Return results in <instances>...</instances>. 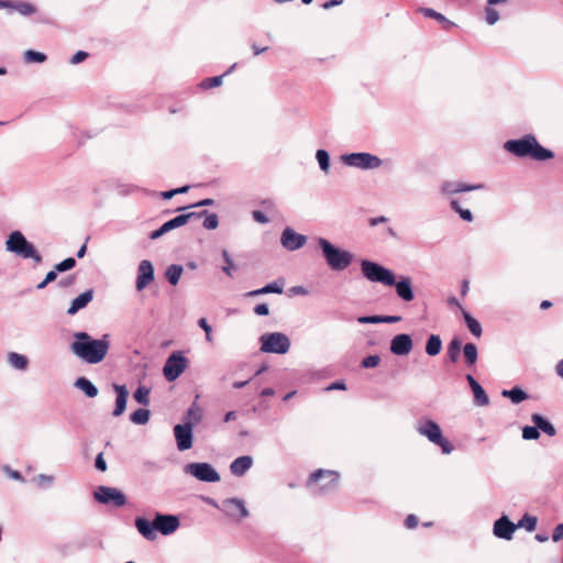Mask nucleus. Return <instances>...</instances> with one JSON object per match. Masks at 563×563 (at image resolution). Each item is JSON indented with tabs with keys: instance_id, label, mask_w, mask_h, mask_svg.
Returning <instances> with one entry per match:
<instances>
[{
	"instance_id": "nucleus-6",
	"label": "nucleus",
	"mask_w": 563,
	"mask_h": 563,
	"mask_svg": "<svg viewBox=\"0 0 563 563\" xmlns=\"http://www.w3.org/2000/svg\"><path fill=\"white\" fill-rule=\"evenodd\" d=\"M362 275L371 283H379L384 286L391 287L395 284V273L369 260L360 262Z\"/></svg>"
},
{
	"instance_id": "nucleus-10",
	"label": "nucleus",
	"mask_w": 563,
	"mask_h": 563,
	"mask_svg": "<svg viewBox=\"0 0 563 563\" xmlns=\"http://www.w3.org/2000/svg\"><path fill=\"white\" fill-rule=\"evenodd\" d=\"M188 360L180 351L173 352L166 360L163 374L168 382L177 379L187 368Z\"/></svg>"
},
{
	"instance_id": "nucleus-44",
	"label": "nucleus",
	"mask_w": 563,
	"mask_h": 563,
	"mask_svg": "<svg viewBox=\"0 0 563 563\" xmlns=\"http://www.w3.org/2000/svg\"><path fill=\"white\" fill-rule=\"evenodd\" d=\"M473 395L477 406H487L489 404V398L482 386L474 390Z\"/></svg>"
},
{
	"instance_id": "nucleus-19",
	"label": "nucleus",
	"mask_w": 563,
	"mask_h": 563,
	"mask_svg": "<svg viewBox=\"0 0 563 563\" xmlns=\"http://www.w3.org/2000/svg\"><path fill=\"white\" fill-rule=\"evenodd\" d=\"M154 280V267L153 264L143 260L139 264L137 277H136V289L143 290L151 282Z\"/></svg>"
},
{
	"instance_id": "nucleus-35",
	"label": "nucleus",
	"mask_w": 563,
	"mask_h": 563,
	"mask_svg": "<svg viewBox=\"0 0 563 563\" xmlns=\"http://www.w3.org/2000/svg\"><path fill=\"white\" fill-rule=\"evenodd\" d=\"M183 266L178 264H172L167 267L165 276L172 285H177L183 274Z\"/></svg>"
},
{
	"instance_id": "nucleus-14",
	"label": "nucleus",
	"mask_w": 563,
	"mask_h": 563,
	"mask_svg": "<svg viewBox=\"0 0 563 563\" xmlns=\"http://www.w3.org/2000/svg\"><path fill=\"white\" fill-rule=\"evenodd\" d=\"M174 435L179 451L189 450L192 446V423L176 424Z\"/></svg>"
},
{
	"instance_id": "nucleus-12",
	"label": "nucleus",
	"mask_w": 563,
	"mask_h": 563,
	"mask_svg": "<svg viewBox=\"0 0 563 563\" xmlns=\"http://www.w3.org/2000/svg\"><path fill=\"white\" fill-rule=\"evenodd\" d=\"M95 499L103 505H112L114 507H122L126 504L125 495L115 487L99 486L93 492Z\"/></svg>"
},
{
	"instance_id": "nucleus-31",
	"label": "nucleus",
	"mask_w": 563,
	"mask_h": 563,
	"mask_svg": "<svg viewBox=\"0 0 563 563\" xmlns=\"http://www.w3.org/2000/svg\"><path fill=\"white\" fill-rule=\"evenodd\" d=\"M442 349V341L439 335L431 334L428 338L427 344H426V353L430 356H435L441 352Z\"/></svg>"
},
{
	"instance_id": "nucleus-20",
	"label": "nucleus",
	"mask_w": 563,
	"mask_h": 563,
	"mask_svg": "<svg viewBox=\"0 0 563 563\" xmlns=\"http://www.w3.org/2000/svg\"><path fill=\"white\" fill-rule=\"evenodd\" d=\"M391 287H395L396 294L401 300L406 302L413 300L415 294L411 279L408 276H401L398 280L395 278V284Z\"/></svg>"
},
{
	"instance_id": "nucleus-8",
	"label": "nucleus",
	"mask_w": 563,
	"mask_h": 563,
	"mask_svg": "<svg viewBox=\"0 0 563 563\" xmlns=\"http://www.w3.org/2000/svg\"><path fill=\"white\" fill-rule=\"evenodd\" d=\"M341 161L347 166L360 169H376L383 164L378 156L365 152L344 154Z\"/></svg>"
},
{
	"instance_id": "nucleus-23",
	"label": "nucleus",
	"mask_w": 563,
	"mask_h": 563,
	"mask_svg": "<svg viewBox=\"0 0 563 563\" xmlns=\"http://www.w3.org/2000/svg\"><path fill=\"white\" fill-rule=\"evenodd\" d=\"M113 389L117 393V398H115V407L112 411V415L114 417H120L125 411L126 402H128V398H129V391H128L125 385L114 384Z\"/></svg>"
},
{
	"instance_id": "nucleus-39",
	"label": "nucleus",
	"mask_w": 563,
	"mask_h": 563,
	"mask_svg": "<svg viewBox=\"0 0 563 563\" xmlns=\"http://www.w3.org/2000/svg\"><path fill=\"white\" fill-rule=\"evenodd\" d=\"M150 416L148 409L140 408L131 413L130 420L135 424H145L148 422Z\"/></svg>"
},
{
	"instance_id": "nucleus-2",
	"label": "nucleus",
	"mask_w": 563,
	"mask_h": 563,
	"mask_svg": "<svg viewBox=\"0 0 563 563\" xmlns=\"http://www.w3.org/2000/svg\"><path fill=\"white\" fill-rule=\"evenodd\" d=\"M504 148L516 157H530L539 162L554 157V153L543 147L532 134H526L521 139L508 140L504 143Z\"/></svg>"
},
{
	"instance_id": "nucleus-55",
	"label": "nucleus",
	"mask_w": 563,
	"mask_h": 563,
	"mask_svg": "<svg viewBox=\"0 0 563 563\" xmlns=\"http://www.w3.org/2000/svg\"><path fill=\"white\" fill-rule=\"evenodd\" d=\"M264 291L266 294H282L283 292V283L278 284L277 282H273L264 286Z\"/></svg>"
},
{
	"instance_id": "nucleus-45",
	"label": "nucleus",
	"mask_w": 563,
	"mask_h": 563,
	"mask_svg": "<svg viewBox=\"0 0 563 563\" xmlns=\"http://www.w3.org/2000/svg\"><path fill=\"white\" fill-rule=\"evenodd\" d=\"M205 217V220H203V228L207 229V230H214L218 228L219 225V218L216 213H209L207 211V214L203 216Z\"/></svg>"
},
{
	"instance_id": "nucleus-48",
	"label": "nucleus",
	"mask_w": 563,
	"mask_h": 563,
	"mask_svg": "<svg viewBox=\"0 0 563 563\" xmlns=\"http://www.w3.org/2000/svg\"><path fill=\"white\" fill-rule=\"evenodd\" d=\"M319 168L325 174L329 173L330 168V156L324 150H319Z\"/></svg>"
},
{
	"instance_id": "nucleus-58",
	"label": "nucleus",
	"mask_w": 563,
	"mask_h": 563,
	"mask_svg": "<svg viewBox=\"0 0 563 563\" xmlns=\"http://www.w3.org/2000/svg\"><path fill=\"white\" fill-rule=\"evenodd\" d=\"M252 217L258 223H267L268 222V218L266 217V214L260 210H254L252 212Z\"/></svg>"
},
{
	"instance_id": "nucleus-17",
	"label": "nucleus",
	"mask_w": 563,
	"mask_h": 563,
	"mask_svg": "<svg viewBox=\"0 0 563 563\" xmlns=\"http://www.w3.org/2000/svg\"><path fill=\"white\" fill-rule=\"evenodd\" d=\"M518 526L504 515L494 522L493 532L499 539L511 540Z\"/></svg>"
},
{
	"instance_id": "nucleus-38",
	"label": "nucleus",
	"mask_w": 563,
	"mask_h": 563,
	"mask_svg": "<svg viewBox=\"0 0 563 563\" xmlns=\"http://www.w3.org/2000/svg\"><path fill=\"white\" fill-rule=\"evenodd\" d=\"M10 9L18 11L21 15L27 16L36 12V8L25 1L13 2Z\"/></svg>"
},
{
	"instance_id": "nucleus-37",
	"label": "nucleus",
	"mask_w": 563,
	"mask_h": 563,
	"mask_svg": "<svg viewBox=\"0 0 563 563\" xmlns=\"http://www.w3.org/2000/svg\"><path fill=\"white\" fill-rule=\"evenodd\" d=\"M422 13L428 16V18H432L437 21H439L440 23L443 24V27L444 29H450L451 26H453V22H451L450 20H448L443 14L437 12L435 10L433 9H430V8H424L421 10Z\"/></svg>"
},
{
	"instance_id": "nucleus-9",
	"label": "nucleus",
	"mask_w": 563,
	"mask_h": 563,
	"mask_svg": "<svg viewBox=\"0 0 563 563\" xmlns=\"http://www.w3.org/2000/svg\"><path fill=\"white\" fill-rule=\"evenodd\" d=\"M184 471L200 482L217 483L220 481L217 470L207 462L189 463L185 466Z\"/></svg>"
},
{
	"instance_id": "nucleus-47",
	"label": "nucleus",
	"mask_w": 563,
	"mask_h": 563,
	"mask_svg": "<svg viewBox=\"0 0 563 563\" xmlns=\"http://www.w3.org/2000/svg\"><path fill=\"white\" fill-rule=\"evenodd\" d=\"M222 257L225 263V265L222 267V271L228 275L232 276V271L235 269V265L233 260L231 258V255L227 250L222 251Z\"/></svg>"
},
{
	"instance_id": "nucleus-42",
	"label": "nucleus",
	"mask_w": 563,
	"mask_h": 563,
	"mask_svg": "<svg viewBox=\"0 0 563 563\" xmlns=\"http://www.w3.org/2000/svg\"><path fill=\"white\" fill-rule=\"evenodd\" d=\"M538 519L537 517L530 516L528 514L523 515L522 518L517 523L518 528H525L527 531L532 532L536 530Z\"/></svg>"
},
{
	"instance_id": "nucleus-22",
	"label": "nucleus",
	"mask_w": 563,
	"mask_h": 563,
	"mask_svg": "<svg viewBox=\"0 0 563 563\" xmlns=\"http://www.w3.org/2000/svg\"><path fill=\"white\" fill-rule=\"evenodd\" d=\"M187 216H177L170 220H168L167 222H165L159 229L153 231L151 234H150V239L152 240H156L161 236H163L165 233L174 230V229H177V228H180L183 225H185L187 223Z\"/></svg>"
},
{
	"instance_id": "nucleus-49",
	"label": "nucleus",
	"mask_w": 563,
	"mask_h": 563,
	"mask_svg": "<svg viewBox=\"0 0 563 563\" xmlns=\"http://www.w3.org/2000/svg\"><path fill=\"white\" fill-rule=\"evenodd\" d=\"M76 265V261L73 257H67L64 261L57 263L54 267L58 273L67 272L74 268Z\"/></svg>"
},
{
	"instance_id": "nucleus-63",
	"label": "nucleus",
	"mask_w": 563,
	"mask_h": 563,
	"mask_svg": "<svg viewBox=\"0 0 563 563\" xmlns=\"http://www.w3.org/2000/svg\"><path fill=\"white\" fill-rule=\"evenodd\" d=\"M344 0H329V1H323L320 3V5L325 9V10H329L333 7H336V5H340L341 3H343Z\"/></svg>"
},
{
	"instance_id": "nucleus-56",
	"label": "nucleus",
	"mask_w": 563,
	"mask_h": 563,
	"mask_svg": "<svg viewBox=\"0 0 563 563\" xmlns=\"http://www.w3.org/2000/svg\"><path fill=\"white\" fill-rule=\"evenodd\" d=\"M95 466L98 471L104 472L107 470V463L103 459V453H99L95 461Z\"/></svg>"
},
{
	"instance_id": "nucleus-15",
	"label": "nucleus",
	"mask_w": 563,
	"mask_h": 563,
	"mask_svg": "<svg viewBox=\"0 0 563 563\" xmlns=\"http://www.w3.org/2000/svg\"><path fill=\"white\" fill-rule=\"evenodd\" d=\"M483 184H476V185H468L462 181H455V180H446L443 181L440 186V191L444 196H452L460 192L465 191H474L483 189Z\"/></svg>"
},
{
	"instance_id": "nucleus-54",
	"label": "nucleus",
	"mask_w": 563,
	"mask_h": 563,
	"mask_svg": "<svg viewBox=\"0 0 563 563\" xmlns=\"http://www.w3.org/2000/svg\"><path fill=\"white\" fill-rule=\"evenodd\" d=\"M357 322L361 324L372 323L377 324L382 323V316H363L357 318Z\"/></svg>"
},
{
	"instance_id": "nucleus-18",
	"label": "nucleus",
	"mask_w": 563,
	"mask_h": 563,
	"mask_svg": "<svg viewBox=\"0 0 563 563\" xmlns=\"http://www.w3.org/2000/svg\"><path fill=\"white\" fill-rule=\"evenodd\" d=\"M307 241V238L302 234L295 232L290 228H286L280 236L282 245L288 251H296L300 249Z\"/></svg>"
},
{
	"instance_id": "nucleus-53",
	"label": "nucleus",
	"mask_w": 563,
	"mask_h": 563,
	"mask_svg": "<svg viewBox=\"0 0 563 563\" xmlns=\"http://www.w3.org/2000/svg\"><path fill=\"white\" fill-rule=\"evenodd\" d=\"M198 325L203 330V332L206 333V340L208 342H212V335H211V332H212V329L211 327L209 325V323L207 322V320L205 318H200L198 320Z\"/></svg>"
},
{
	"instance_id": "nucleus-34",
	"label": "nucleus",
	"mask_w": 563,
	"mask_h": 563,
	"mask_svg": "<svg viewBox=\"0 0 563 563\" xmlns=\"http://www.w3.org/2000/svg\"><path fill=\"white\" fill-rule=\"evenodd\" d=\"M462 350V341L459 338H453L448 345V357L452 363H456Z\"/></svg>"
},
{
	"instance_id": "nucleus-62",
	"label": "nucleus",
	"mask_w": 563,
	"mask_h": 563,
	"mask_svg": "<svg viewBox=\"0 0 563 563\" xmlns=\"http://www.w3.org/2000/svg\"><path fill=\"white\" fill-rule=\"evenodd\" d=\"M418 525V518L415 515H409L405 520V526L408 529L416 528Z\"/></svg>"
},
{
	"instance_id": "nucleus-43",
	"label": "nucleus",
	"mask_w": 563,
	"mask_h": 563,
	"mask_svg": "<svg viewBox=\"0 0 563 563\" xmlns=\"http://www.w3.org/2000/svg\"><path fill=\"white\" fill-rule=\"evenodd\" d=\"M24 59L27 63H43L46 60V55L41 52L29 49L24 53Z\"/></svg>"
},
{
	"instance_id": "nucleus-36",
	"label": "nucleus",
	"mask_w": 563,
	"mask_h": 563,
	"mask_svg": "<svg viewBox=\"0 0 563 563\" xmlns=\"http://www.w3.org/2000/svg\"><path fill=\"white\" fill-rule=\"evenodd\" d=\"M187 418L189 421H187L186 423H192V427L196 423L200 422V420L202 419V409L197 404V401H194L191 406L188 408Z\"/></svg>"
},
{
	"instance_id": "nucleus-25",
	"label": "nucleus",
	"mask_w": 563,
	"mask_h": 563,
	"mask_svg": "<svg viewBox=\"0 0 563 563\" xmlns=\"http://www.w3.org/2000/svg\"><path fill=\"white\" fill-rule=\"evenodd\" d=\"M93 299V289H87L84 292H81L79 296H77L75 299H73L67 313L69 316L76 314L79 310L84 309L88 306L89 302H91Z\"/></svg>"
},
{
	"instance_id": "nucleus-4",
	"label": "nucleus",
	"mask_w": 563,
	"mask_h": 563,
	"mask_svg": "<svg viewBox=\"0 0 563 563\" xmlns=\"http://www.w3.org/2000/svg\"><path fill=\"white\" fill-rule=\"evenodd\" d=\"M5 250L23 260H32L35 265H40L43 262V256L20 231L10 233L5 241Z\"/></svg>"
},
{
	"instance_id": "nucleus-16",
	"label": "nucleus",
	"mask_w": 563,
	"mask_h": 563,
	"mask_svg": "<svg viewBox=\"0 0 563 563\" xmlns=\"http://www.w3.org/2000/svg\"><path fill=\"white\" fill-rule=\"evenodd\" d=\"M412 347L413 342L411 336L409 334L401 333L391 339L389 350L394 355L405 356L412 351Z\"/></svg>"
},
{
	"instance_id": "nucleus-30",
	"label": "nucleus",
	"mask_w": 563,
	"mask_h": 563,
	"mask_svg": "<svg viewBox=\"0 0 563 563\" xmlns=\"http://www.w3.org/2000/svg\"><path fill=\"white\" fill-rule=\"evenodd\" d=\"M8 363L10 364L11 367H13L15 369L24 371L27 367L29 360L23 354H19L16 352H10L8 354Z\"/></svg>"
},
{
	"instance_id": "nucleus-57",
	"label": "nucleus",
	"mask_w": 563,
	"mask_h": 563,
	"mask_svg": "<svg viewBox=\"0 0 563 563\" xmlns=\"http://www.w3.org/2000/svg\"><path fill=\"white\" fill-rule=\"evenodd\" d=\"M88 57V54L84 51H78L70 59V63L76 65L84 62Z\"/></svg>"
},
{
	"instance_id": "nucleus-13",
	"label": "nucleus",
	"mask_w": 563,
	"mask_h": 563,
	"mask_svg": "<svg viewBox=\"0 0 563 563\" xmlns=\"http://www.w3.org/2000/svg\"><path fill=\"white\" fill-rule=\"evenodd\" d=\"M154 520L156 531L163 536H169L174 533L180 526L179 518L175 515L156 512Z\"/></svg>"
},
{
	"instance_id": "nucleus-40",
	"label": "nucleus",
	"mask_w": 563,
	"mask_h": 563,
	"mask_svg": "<svg viewBox=\"0 0 563 563\" xmlns=\"http://www.w3.org/2000/svg\"><path fill=\"white\" fill-rule=\"evenodd\" d=\"M450 207L452 210H454L459 216L467 222H472L474 217L470 209H463L460 205V202L456 199L451 200Z\"/></svg>"
},
{
	"instance_id": "nucleus-24",
	"label": "nucleus",
	"mask_w": 563,
	"mask_h": 563,
	"mask_svg": "<svg viewBox=\"0 0 563 563\" xmlns=\"http://www.w3.org/2000/svg\"><path fill=\"white\" fill-rule=\"evenodd\" d=\"M135 528L137 529L139 533L145 538L148 541H153L156 539V527H155V520L151 522L150 520L143 518V517H136L135 518Z\"/></svg>"
},
{
	"instance_id": "nucleus-61",
	"label": "nucleus",
	"mask_w": 563,
	"mask_h": 563,
	"mask_svg": "<svg viewBox=\"0 0 563 563\" xmlns=\"http://www.w3.org/2000/svg\"><path fill=\"white\" fill-rule=\"evenodd\" d=\"M346 388L344 382H334L330 385H328L327 387H324L323 389L325 391H330V390H336V389H340V390H344Z\"/></svg>"
},
{
	"instance_id": "nucleus-59",
	"label": "nucleus",
	"mask_w": 563,
	"mask_h": 563,
	"mask_svg": "<svg viewBox=\"0 0 563 563\" xmlns=\"http://www.w3.org/2000/svg\"><path fill=\"white\" fill-rule=\"evenodd\" d=\"M563 538V523L558 525L552 533V540L559 542Z\"/></svg>"
},
{
	"instance_id": "nucleus-1",
	"label": "nucleus",
	"mask_w": 563,
	"mask_h": 563,
	"mask_svg": "<svg viewBox=\"0 0 563 563\" xmlns=\"http://www.w3.org/2000/svg\"><path fill=\"white\" fill-rule=\"evenodd\" d=\"M69 349L71 353L87 364H98L104 360L110 349V335L93 339L87 332H75Z\"/></svg>"
},
{
	"instance_id": "nucleus-33",
	"label": "nucleus",
	"mask_w": 563,
	"mask_h": 563,
	"mask_svg": "<svg viewBox=\"0 0 563 563\" xmlns=\"http://www.w3.org/2000/svg\"><path fill=\"white\" fill-rule=\"evenodd\" d=\"M463 355L467 366H473L477 362L478 351L474 343H466L463 346Z\"/></svg>"
},
{
	"instance_id": "nucleus-28",
	"label": "nucleus",
	"mask_w": 563,
	"mask_h": 563,
	"mask_svg": "<svg viewBox=\"0 0 563 563\" xmlns=\"http://www.w3.org/2000/svg\"><path fill=\"white\" fill-rule=\"evenodd\" d=\"M74 385L89 398H95L98 395V388L86 377L77 378Z\"/></svg>"
},
{
	"instance_id": "nucleus-64",
	"label": "nucleus",
	"mask_w": 563,
	"mask_h": 563,
	"mask_svg": "<svg viewBox=\"0 0 563 563\" xmlns=\"http://www.w3.org/2000/svg\"><path fill=\"white\" fill-rule=\"evenodd\" d=\"M75 279H76V278H75V276H68L67 278H63V279H60V280H59V283H58V285H59L60 287L66 288V287L71 286V285L75 283Z\"/></svg>"
},
{
	"instance_id": "nucleus-50",
	"label": "nucleus",
	"mask_w": 563,
	"mask_h": 563,
	"mask_svg": "<svg viewBox=\"0 0 563 563\" xmlns=\"http://www.w3.org/2000/svg\"><path fill=\"white\" fill-rule=\"evenodd\" d=\"M380 362L379 355H369L362 360V367L364 368H374L376 367Z\"/></svg>"
},
{
	"instance_id": "nucleus-52",
	"label": "nucleus",
	"mask_w": 563,
	"mask_h": 563,
	"mask_svg": "<svg viewBox=\"0 0 563 563\" xmlns=\"http://www.w3.org/2000/svg\"><path fill=\"white\" fill-rule=\"evenodd\" d=\"M485 13H486V22L489 25L495 24L499 20V13L497 12V10H495L493 8H489V7L486 8Z\"/></svg>"
},
{
	"instance_id": "nucleus-26",
	"label": "nucleus",
	"mask_w": 563,
	"mask_h": 563,
	"mask_svg": "<svg viewBox=\"0 0 563 563\" xmlns=\"http://www.w3.org/2000/svg\"><path fill=\"white\" fill-rule=\"evenodd\" d=\"M253 465V457L250 455H243L236 457L230 464V472L234 476H243Z\"/></svg>"
},
{
	"instance_id": "nucleus-60",
	"label": "nucleus",
	"mask_w": 563,
	"mask_h": 563,
	"mask_svg": "<svg viewBox=\"0 0 563 563\" xmlns=\"http://www.w3.org/2000/svg\"><path fill=\"white\" fill-rule=\"evenodd\" d=\"M254 312L257 316H267L269 313V308L266 303H258L254 307Z\"/></svg>"
},
{
	"instance_id": "nucleus-21",
	"label": "nucleus",
	"mask_w": 563,
	"mask_h": 563,
	"mask_svg": "<svg viewBox=\"0 0 563 563\" xmlns=\"http://www.w3.org/2000/svg\"><path fill=\"white\" fill-rule=\"evenodd\" d=\"M339 474L319 468V493L330 492L338 486Z\"/></svg>"
},
{
	"instance_id": "nucleus-11",
	"label": "nucleus",
	"mask_w": 563,
	"mask_h": 563,
	"mask_svg": "<svg viewBox=\"0 0 563 563\" xmlns=\"http://www.w3.org/2000/svg\"><path fill=\"white\" fill-rule=\"evenodd\" d=\"M221 512L234 522H241L250 516L245 501L238 497L223 499L221 501Z\"/></svg>"
},
{
	"instance_id": "nucleus-3",
	"label": "nucleus",
	"mask_w": 563,
	"mask_h": 563,
	"mask_svg": "<svg viewBox=\"0 0 563 563\" xmlns=\"http://www.w3.org/2000/svg\"><path fill=\"white\" fill-rule=\"evenodd\" d=\"M319 249L322 252V256L327 265L333 272L345 271L353 262L354 255L350 251L338 247L330 241L323 238H319Z\"/></svg>"
},
{
	"instance_id": "nucleus-51",
	"label": "nucleus",
	"mask_w": 563,
	"mask_h": 563,
	"mask_svg": "<svg viewBox=\"0 0 563 563\" xmlns=\"http://www.w3.org/2000/svg\"><path fill=\"white\" fill-rule=\"evenodd\" d=\"M224 75H220V76H214V77H211V78H207L202 81V87L203 88H213V87H218L222 84V79H223Z\"/></svg>"
},
{
	"instance_id": "nucleus-5",
	"label": "nucleus",
	"mask_w": 563,
	"mask_h": 563,
	"mask_svg": "<svg viewBox=\"0 0 563 563\" xmlns=\"http://www.w3.org/2000/svg\"><path fill=\"white\" fill-rule=\"evenodd\" d=\"M416 431L427 438L434 445L440 446L443 454H451L454 451L453 444L443 437L438 422L431 419H421L416 426Z\"/></svg>"
},
{
	"instance_id": "nucleus-7",
	"label": "nucleus",
	"mask_w": 563,
	"mask_h": 563,
	"mask_svg": "<svg viewBox=\"0 0 563 563\" xmlns=\"http://www.w3.org/2000/svg\"><path fill=\"white\" fill-rule=\"evenodd\" d=\"M260 342L264 353L285 354L290 349L289 338L282 332L264 333L260 336Z\"/></svg>"
},
{
	"instance_id": "nucleus-27",
	"label": "nucleus",
	"mask_w": 563,
	"mask_h": 563,
	"mask_svg": "<svg viewBox=\"0 0 563 563\" xmlns=\"http://www.w3.org/2000/svg\"><path fill=\"white\" fill-rule=\"evenodd\" d=\"M531 421L533 422V424L537 426L539 430H541L549 437H554L556 434V429L554 428V426L541 415L533 413L531 416Z\"/></svg>"
},
{
	"instance_id": "nucleus-41",
	"label": "nucleus",
	"mask_w": 563,
	"mask_h": 563,
	"mask_svg": "<svg viewBox=\"0 0 563 563\" xmlns=\"http://www.w3.org/2000/svg\"><path fill=\"white\" fill-rule=\"evenodd\" d=\"M150 388H147L146 386H143V385H140L137 387V389L134 391V399L143 405V406H147L150 404Z\"/></svg>"
},
{
	"instance_id": "nucleus-32",
	"label": "nucleus",
	"mask_w": 563,
	"mask_h": 563,
	"mask_svg": "<svg viewBox=\"0 0 563 563\" xmlns=\"http://www.w3.org/2000/svg\"><path fill=\"white\" fill-rule=\"evenodd\" d=\"M462 314L471 333L474 336L479 338L483 332L481 323L475 318H473L466 310H462Z\"/></svg>"
},
{
	"instance_id": "nucleus-29",
	"label": "nucleus",
	"mask_w": 563,
	"mask_h": 563,
	"mask_svg": "<svg viewBox=\"0 0 563 563\" xmlns=\"http://www.w3.org/2000/svg\"><path fill=\"white\" fill-rule=\"evenodd\" d=\"M501 396L511 400L512 404H520L529 398V395L520 387L504 389Z\"/></svg>"
},
{
	"instance_id": "nucleus-46",
	"label": "nucleus",
	"mask_w": 563,
	"mask_h": 563,
	"mask_svg": "<svg viewBox=\"0 0 563 563\" xmlns=\"http://www.w3.org/2000/svg\"><path fill=\"white\" fill-rule=\"evenodd\" d=\"M522 438L525 440H537L540 438V431L537 426H526L522 429Z\"/></svg>"
}]
</instances>
